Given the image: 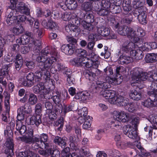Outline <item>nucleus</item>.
Returning a JSON list of instances; mask_svg holds the SVG:
<instances>
[{
    "label": "nucleus",
    "mask_w": 157,
    "mask_h": 157,
    "mask_svg": "<svg viewBox=\"0 0 157 157\" xmlns=\"http://www.w3.org/2000/svg\"><path fill=\"white\" fill-rule=\"evenodd\" d=\"M123 15L124 16L121 19V22L124 24H130L133 19L132 15V12H127V13H124L122 12Z\"/></svg>",
    "instance_id": "nucleus-30"
},
{
    "label": "nucleus",
    "mask_w": 157,
    "mask_h": 157,
    "mask_svg": "<svg viewBox=\"0 0 157 157\" xmlns=\"http://www.w3.org/2000/svg\"><path fill=\"white\" fill-rule=\"evenodd\" d=\"M132 72L133 75L136 78H138V80L142 81L147 80L149 81V78L151 75L149 73L143 72L140 68H134L132 71Z\"/></svg>",
    "instance_id": "nucleus-8"
},
{
    "label": "nucleus",
    "mask_w": 157,
    "mask_h": 157,
    "mask_svg": "<svg viewBox=\"0 0 157 157\" xmlns=\"http://www.w3.org/2000/svg\"><path fill=\"white\" fill-rule=\"evenodd\" d=\"M113 113V118L116 120L115 121H117L125 123L128 122L130 120L129 114L125 113L123 111H114Z\"/></svg>",
    "instance_id": "nucleus-9"
},
{
    "label": "nucleus",
    "mask_w": 157,
    "mask_h": 157,
    "mask_svg": "<svg viewBox=\"0 0 157 157\" xmlns=\"http://www.w3.org/2000/svg\"><path fill=\"white\" fill-rule=\"evenodd\" d=\"M16 0V5L14 9H16L17 10V12H20L21 13L27 15H30V10L27 6L24 3L21 2L19 3L17 7H16V5L17 3V1Z\"/></svg>",
    "instance_id": "nucleus-18"
},
{
    "label": "nucleus",
    "mask_w": 157,
    "mask_h": 157,
    "mask_svg": "<svg viewBox=\"0 0 157 157\" xmlns=\"http://www.w3.org/2000/svg\"><path fill=\"white\" fill-rule=\"evenodd\" d=\"M32 151L28 149L25 151L19 152L17 157H32Z\"/></svg>",
    "instance_id": "nucleus-48"
},
{
    "label": "nucleus",
    "mask_w": 157,
    "mask_h": 157,
    "mask_svg": "<svg viewBox=\"0 0 157 157\" xmlns=\"http://www.w3.org/2000/svg\"><path fill=\"white\" fill-rule=\"evenodd\" d=\"M11 37V35H6L4 37L0 36V44L2 47H3L8 40H10Z\"/></svg>",
    "instance_id": "nucleus-52"
},
{
    "label": "nucleus",
    "mask_w": 157,
    "mask_h": 157,
    "mask_svg": "<svg viewBox=\"0 0 157 157\" xmlns=\"http://www.w3.org/2000/svg\"><path fill=\"white\" fill-rule=\"evenodd\" d=\"M78 114L81 117H84V118L86 117L88 114L87 109L86 107H83L82 108L78 109Z\"/></svg>",
    "instance_id": "nucleus-54"
},
{
    "label": "nucleus",
    "mask_w": 157,
    "mask_h": 157,
    "mask_svg": "<svg viewBox=\"0 0 157 157\" xmlns=\"http://www.w3.org/2000/svg\"><path fill=\"white\" fill-rule=\"evenodd\" d=\"M23 31L24 29L23 27L21 25H19L14 27L12 30L13 33L16 35L21 34Z\"/></svg>",
    "instance_id": "nucleus-51"
},
{
    "label": "nucleus",
    "mask_w": 157,
    "mask_h": 157,
    "mask_svg": "<svg viewBox=\"0 0 157 157\" xmlns=\"http://www.w3.org/2000/svg\"><path fill=\"white\" fill-rule=\"evenodd\" d=\"M42 25L45 28L52 31L57 29L56 23L52 21H49L47 22L46 20H44L42 21Z\"/></svg>",
    "instance_id": "nucleus-27"
},
{
    "label": "nucleus",
    "mask_w": 157,
    "mask_h": 157,
    "mask_svg": "<svg viewBox=\"0 0 157 157\" xmlns=\"http://www.w3.org/2000/svg\"><path fill=\"white\" fill-rule=\"evenodd\" d=\"M75 52L78 56L80 57H82L84 58V59H86V56L87 55V51L82 48L77 49L75 51Z\"/></svg>",
    "instance_id": "nucleus-44"
},
{
    "label": "nucleus",
    "mask_w": 157,
    "mask_h": 157,
    "mask_svg": "<svg viewBox=\"0 0 157 157\" xmlns=\"http://www.w3.org/2000/svg\"><path fill=\"white\" fill-rule=\"evenodd\" d=\"M83 75L85 78L89 81H93L96 76V74L92 71L89 70H86L84 71Z\"/></svg>",
    "instance_id": "nucleus-35"
},
{
    "label": "nucleus",
    "mask_w": 157,
    "mask_h": 157,
    "mask_svg": "<svg viewBox=\"0 0 157 157\" xmlns=\"http://www.w3.org/2000/svg\"><path fill=\"white\" fill-rule=\"evenodd\" d=\"M110 25L114 29H117L120 26V24L115 18H112L110 19Z\"/></svg>",
    "instance_id": "nucleus-60"
},
{
    "label": "nucleus",
    "mask_w": 157,
    "mask_h": 157,
    "mask_svg": "<svg viewBox=\"0 0 157 157\" xmlns=\"http://www.w3.org/2000/svg\"><path fill=\"white\" fill-rule=\"evenodd\" d=\"M61 50L67 55H71L74 53L75 50V47L70 46V44H65L63 45L61 47Z\"/></svg>",
    "instance_id": "nucleus-22"
},
{
    "label": "nucleus",
    "mask_w": 157,
    "mask_h": 157,
    "mask_svg": "<svg viewBox=\"0 0 157 157\" xmlns=\"http://www.w3.org/2000/svg\"><path fill=\"white\" fill-rule=\"evenodd\" d=\"M16 129L19 132L21 135L25 134L26 132L27 129L25 125H23L21 122L16 121Z\"/></svg>",
    "instance_id": "nucleus-33"
},
{
    "label": "nucleus",
    "mask_w": 157,
    "mask_h": 157,
    "mask_svg": "<svg viewBox=\"0 0 157 157\" xmlns=\"http://www.w3.org/2000/svg\"><path fill=\"white\" fill-rule=\"evenodd\" d=\"M67 140V138L65 137H61L59 136H56L53 142L56 144L60 146L62 148H64L67 145L66 143Z\"/></svg>",
    "instance_id": "nucleus-23"
},
{
    "label": "nucleus",
    "mask_w": 157,
    "mask_h": 157,
    "mask_svg": "<svg viewBox=\"0 0 157 157\" xmlns=\"http://www.w3.org/2000/svg\"><path fill=\"white\" fill-rule=\"evenodd\" d=\"M147 10L144 11L142 10L140 13V15L139 16L137 19L139 22L142 24H144L147 23V14L146 12Z\"/></svg>",
    "instance_id": "nucleus-37"
},
{
    "label": "nucleus",
    "mask_w": 157,
    "mask_h": 157,
    "mask_svg": "<svg viewBox=\"0 0 157 157\" xmlns=\"http://www.w3.org/2000/svg\"><path fill=\"white\" fill-rule=\"evenodd\" d=\"M135 32L132 28L126 25L120 27L118 31V33L120 35L123 36L127 35L131 41L137 42L140 40V39L136 36Z\"/></svg>",
    "instance_id": "nucleus-2"
},
{
    "label": "nucleus",
    "mask_w": 157,
    "mask_h": 157,
    "mask_svg": "<svg viewBox=\"0 0 157 157\" xmlns=\"http://www.w3.org/2000/svg\"><path fill=\"white\" fill-rule=\"evenodd\" d=\"M113 104H116L117 105L122 106H126L127 104H128L129 102V99L125 97H124L121 94L119 95L118 94L115 98L113 99Z\"/></svg>",
    "instance_id": "nucleus-15"
},
{
    "label": "nucleus",
    "mask_w": 157,
    "mask_h": 157,
    "mask_svg": "<svg viewBox=\"0 0 157 157\" xmlns=\"http://www.w3.org/2000/svg\"><path fill=\"white\" fill-rule=\"evenodd\" d=\"M62 18L64 21H69L71 19L73 20V21H75L77 19L76 18H73L72 17V15L70 13H65L62 16Z\"/></svg>",
    "instance_id": "nucleus-57"
},
{
    "label": "nucleus",
    "mask_w": 157,
    "mask_h": 157,
    "mask_svg": "<svg viewBox=\"0 0 157 157\" xmlns=\"http://www.w3.org/2000/svg\"><path fill=\"white\" fill-rule=\"evenodd\" d=\"M132 59L129 56L122 54L118 59V63L121 65L126 64L131 62Z\"/></svg>",
    "instance_id": "nucleus-29"
},
{
    "label": "nucleus",
    "mask_w": 157,
    "mask_h": 157,
    "mask_svg": "<svg viewBox=\"0 0 157 157\" xmlns=\"http://www.w3.org/2000/svg\"><path fill=\"white\" fill-rule=\"evenodd\" d=\"M38 101L37 96L34 93H30L29 96L28 100V103L31 105H34Z\"/></svg>",
    "instance_id": "nucleus-38"
},
{
    "label": "nucleus",
    "mask_w": 157,
    "mask_h": 157,
    "mask_svg": "<svg viewBox=\"0 0 157 157\" xmlns=\"http://www.w3.org/2000/svg\"><path fill=\"white\" fill-rule=\"evenodd\" d=\"M63 106L62 105V103L55 104L53 109V111L59 114L63 113Z\"/></svg>",
    "instance_id": "nucleus-45"
},
{
    "label": "nucleus",
    "mask_w": 157,
    "mask_h": 157,
    "mask_svg": "<svg viewBox=\"0 0 157 157\" xmlns=\"http://www.w3.org/2000/svg\"><path fill=\"white\" fill-rule=\"evenodd\" d=\"M150 118V122L154 124V125H152L153 129L157 130V115H151Z\"/></svg>",
    "instance_id": "nucleus-55"
},
{
    "label": "nucleus",
    "mask_w": 157,
    "mask_h": 157,
    "mask_svg": "<svg viewBox=\"0 0 157 157\" xmlns=\"http://www.w3.org/2000/svg\"><path fill=\"white\" fill-rule=\"evenodd\" d=\"M26 132V135L19 137L18 139L20 140L22 142L27 144L30 143L32 141H34L33 140L35 141L39 140L37 136H34V131L33 129L28 128Z\"/></svg>",
    "instance_id": "nucleus-5"
},
{
    "label": "nucleus",
    "mask_w": 157,
    "mask_h": 157,
    "mask_svg": "<svg viewBox=\"0 0 157 157\" xmlns=\"http://www.w3.org/2000/svg\"><path fill=\"white\" fill-rule=\"evenodd\" d=\"M136 128H134L130 125H126L123 128V132L125 135L129 138L133 139H135L138 136Z\"/></svg>",
    "instance_id": "nucleus-10"
},
{
    "label": "nucleus",
    "mask_w": 157,
    "mask_h": 157,
    "mask_svg": "<svg viewBox=\"0 0 157 157\" xmlns=\"http://www.w3.org/2000/svg\"><path fill=\"white\" fill-rule=\"evenodd\" d=\"M93 91L94 93H98L101 91L102 89H106L109 88L110 86L109 83L102 81H98L96 84L92 86Z\"/></svg>",
    "instance_id": "nucleus-14"
},
{
    "label": "nucleus",
    "mask_w": 157,
    "mask_h": 157,
    "mask_svg": "<svg viewBox=\"0 0 157 157\" xmlns=\"http://www.w3.org/2000/svg\"><path fill=\"white\" fill-rule=\"evenodd\" d=\"M145 59L147 63L155 62L157 61V54H147L145 56Z\"/></svg>",
    "instance_id": "nucleus-34"
},
{
    "label": "nucleus",
    "mask_w": 157,
    "mask_h": 157,
    "mask_svg": "<svg viewBox=\"0 0 157 157\" xmlns=\"http://www.w3.org/2000/svg\"><path fill=\"white\" fill-rule=\"evenodd\" d=\"M34 47L33 48V51L35 52H39L41 49V43L40 41L38 40L34 41Z\"/></svg>",
    "instance_id": "nucleus-58"
},
{
    "label": "nucleus",
    "mask_w": 157,
    "mask_h": 157,
    "mask_svg": "<svg viewBox=\"0 0 157 157\" xmlns=\"http://www.w3.org/2000/svg\"><path fill=\"white\" fill-rule=\"evenodd\" d=\"M123 12L127 13V12H132L131 2L130 0H124L122 4Z\"/></svg>",
    "instance_id": "nucleus-31"
},
{
    "label": "nucleus",
    "mask_w": 157,
    "mask_h": 157,
    "mask_svg": "<svg viewBox=\"0 0 157 157\" xmlns=\"http://www.w3.org/2000/svg\"><path fill=\"white\" fill-rule=\"evenodd\" d=\"M42 114H34L30 118V123L32 125L35 124L38 127L42 123L41 117Z\"/></svg>",
    "instance_id": "nucleus-25"
},
{
    "label": "nucleus",
    "mask_w": 157,
    "mask_h": 157,
    "mask_svg": "<svg viewBox=\"0 0 157 157\" xmlns=\"http://www.w3.org/2000/svg\"><path fill=\"white\" fill-rule=\"evenodd\" d=\"M40 24L39 21H36L34 23V26L31 29L34 34L38 39L41 38L43 36V29L40 28Z\"/></svg>",
    "instance_id": "nucleus-19"
},
{
    "label": "nucleus",
    "mask_w": 157,
    "mask_h": 157,
    "mask_svg": "<svg viewBox=\"0 0 157 157\" xmlns=\"http://www.w3.org/2000/svg\"><path fill=\"white\" fill-rule=\"evenodd\" d=\"M41 54L44 56H47L48 57V58L54 57L55 62L56 61L57 53L55 48L47 47L41 51Z\"/></svg>",
    "instance_id": "nucleus-11"
},
{
    "label": "nucleus",
    "mask_w": 157,
    "mask_h": 157,
    "mask_svg": "<svg viewBox=\"0 0 157 157\" xmlns=\"http://www.w3.org/2000/svg\"><path fill=\"white\" fill-rule=\"evenodd\" d=\"M63 118L62 117H61L58 120L56 121L55 126L58 127L57 129L59 131H61L63 127Z\"/></svg>",
    "instance_id": "nucleus-53"
},
{
    "label": "nucleus",
    "mask_w": 157,
    "mask_h": 157,
    "mask_svg": "<svg viewBox=\"0 0 157 157\" xmlns=\"http://www.w3.org/2000/svg\"><path fill=\"white\" fill-rule=\"evenodd\" d=\"M121 68H123L122 67H117L116 69V71L113 74V71L112 68L110 66L107 67L104 69V71L102 72L105 76L109 77L110 80L112 82L111 83L117 84V83L118 79L117 77H121L120 72L122 71Z\"/></svg>",
    "instance_id": "nucleus-3"
},
{
    "label": "nucleus",
    "mask_w": 157,
    "mask_h": 157,
    "mask_svg": "<svg viewBox=\"0 0 157 157\" xmlns=\"http://www.w3.org/2000/svg\"><path fill=\"white\" fill-rule=\"evenodd\" d=\"M74 105L73 104L70 105H63V113L65 115L66 113L70 111H71L73 109Z\"/></svg>",
    "instance_id": "nucleus-56"
},
{
    "label": "nucleus",
    "mask_w": 157,
    "mask_h": 157,
    "mask_svg": "<svg viewBox=\"0 0 157 157\" xmlns=\"http://www.w3.org/2000/svg\"><path fill=\"white\" fill-rule=\"evenodd\" d=\"M130 55L132 57V59L136 60L141 59L144 57L143 52L140 49L135 50L134 49L131 51Z\"/></svg>",
    "instance_id": "nucleus-26"
},
{
    "label": "nucleus",
    "mask_w": 157,
    "mask_h": 157,
    "mask_svg": "<svg viewBox=\"0 0 157 157\" xmlns=\"http://www.w3.org/2000/svg\"><path fill=\"white\" fill-rule=\"evenodd\" d=\"M41 70V71H40L37 70L36 71L35 73V82H37L39 81L41 79V77L42 76L44 75V78L45 79L46 81L50 80V73H49V78H48L47 75L44 73V72H43V71Z\"/></svg>",
    "instance_id": "nucleus-28"
},
{
    "label": "nucleus",
    "mask_w": 157,
    "mask_h": 157,
    "mask_svg": "<svg viewBox=\"0 0 157 157\" xmlns=\"http://www.w3.org/2000/svg\"><path fill=\"white\" fill-rule=\"evenodd\" d=\"M153 101L150 98L142 102V105L147 108L153 107Z\"/></svg>",
    "instance_id": "nucleus-64"
},
{
    "label": "nucleus",
    "mask_w": 157,
    "mask_h": 157,
    "mask_svg": "<svg viewBox=\"0 0 157 157\" xmlns=\"http://www.w3.org/2000/svg\"><path fill=\"white\" fill-rule=\"evenodd\" d=\"M139 41L137 42H135L132 41L131 42L128 40H126L122 44L121 47V51L124 53H127L131 52L135 48L136 46L135 43H138Z\"/></svg>",
    "instance_id": "nucleus-12"
},
{
    "label": "nucleus",
    "mask_w": 157,
    "mask_h": 157,
    "mask_svg": "<svg viewBox=\"0 0 157 157\" xmlns=\"http://www.w3.org/2000/svg\"><path fill=\"white\" fill-rule=\"evenodd\" d=\"M50 71L53 74L55 73L57 71H64L66 67L63 63L57 62L56 63L51 66Z\"/></svg>",
    "instance_id": "nucleus-24"
},
{
    "label": "nucleus",
    "mask_w": 157,
    "mask_h": 157,
    "mask_svg": "<svg viewBox=\"0 0 157 157\" xmlns=\"http://www.w3.org/2000/svg\"><path fill=\"white\" fill-rule=\"evenodd\" d=\"M13 132L10 127L7 126L4 130V135L6 138V140L5 143V146L7 148L10 149L13 148V144L12 139Z\"/></svg>",
    "instance_id": "nucleus-7"
},
{
    "label": "nucleus",
    "mask_w": 157,
    "mask_h": 157,
    "mask_svg": "<svg viewBox=\"0 0 157 157\" xmlns=\"http://www.w3.org/2000/svg\"><path fill=\"white\" fill-rule=\"evenodd\" d=\"M110 31L109 28L105 27H101L100 30L98 29V33L99 34L103 36H106L109 34Z\"/></svg>",
    "instance_id": "nucleus-41"
},
{
    "label": "nucleus",
    "mask_w": 157,
    "mask_h": 157,
    "mask_svg": "<svg viewBox=\"0 0 157 157\" xmlns=\"http://www.w3.org/2000/svg\"><path fill=\"white\" fill-rule=\"evenodd\" d=\"M114 139L117 142V144L118 146H119L121 147L124 144V143L121 142V135L118 132H116L114 135Z\"/></svg>",
    "instance_id": "nucleus-46"
},
{
    "label": "nucleus",
    "mask_w": 157,
    "mask_h": 157,
    "mask_svg": "<svg viewBox=\"0 0 157 157\" xmlns=\"http://www.w3.org/2000/svg\"><path fill=\"white\" fill-rule=\"evenodd\" d=\"M48 57L41 54V56L37 57L36 60L39 63L38 66L40 69L43 71L48 78L49 75V70L52 65L55 62V60L54 57L51 58H48Z\"/></svg>",
    "instance_id": "nucleus-1"
},
{
    "label": "nucleus",
    "mask_w": 157,
    "mask_h": 157,
    "mask_svg": "<svg viewBox=\"0 0 157 157\" xmlns=\"http://www.w3.org/2000/svg\"><path fill=\"white\" fill-rule=\"evenodd\" d=\"M66 32L71 36H76L80 33V30L76 25L69 24L65 27Z\"/></svg>",
    "instance_id": "nucleus-13"
},
{
    "label": "nucleus",
    "mask_w": 157,
    "mask_h": 157,
    "mask_svg": "<svg viewBox=\"0 0 157 157\" xmlns=\"http://www.w3.org/2000/svg\"><path fill=\"white\" fill-rule=\"evenodd\" d=\"M101 94L103 97L106 99L109 100V101L111 103H113V99L115 98V92L113 90H106L101 92Z\"/></svg>",
    "instance_id": "nucleus-20"
},
{
    "label": "nucleus",
    "mask_w": 157,
    "mask_h": 157,
    "mask_svg": "<svg viewBox=\"0 0 157 157\" xmlns=\"http://www.w3.org/2000/svg\"><path fill=\"white\" fill-rule=\"evenodd\" d=\"M144 0H134L132 3L133 7L140 11L147 10L146 7L144 6Z\"/></svg>",
    "instance_id": "nucleus-21"
},
{
    "label": "nucleus",
    "mask_w": 157,
    "mask_h": 157,
    "mask_svg": "<svg viewBox=\"0 0 157 157\" xmlns=\"http://www.w3.org/2000/svg\"><path fill=\"white\" fill-rule=\"evenodd\" d=\"M19 111H21L24 114H30L32 111L31 107L27 105L21 107L19 109Z\"/></svg>",
    "instance_id": "nucleus-40"
},
{
    "label": "nucleus",
    "mask_w": 157,
    "mask_h": 157,
    "mask_svg": "<svg viewBox=\"0 0 157 157\" xmlns=\"http://www.w3.org/2000/svg\"><path fill=\"white\" fill-rule=\"evenodd\" d=\"M33 93L37 94L41 97L46 90V88L42 82H39L37 85L34 86L32 88Z\"/></svg>",
    "instance_id": "nucleus-16"
},
{
    "label": "nucleus",
    "mask_w": 157,
    "mask_h": 157,
    "mask_svg": "<svg viewBox=\"0 0 157 157\" xmlns=\"http://www.w3.org/2000/svg\"><path fill=\"white\" fill-rule=\"evenodd\" d=\"M66 5L68 9L75 10L78 6L77 1L75 0H67Z\"/></svg>",
    "instance_id": "nucleus-36"
},
{
    "label": "nucleus",
    "mask_w": 157,
    "mask_h": 157,
    "mask_svg": "<svg viewBox=\"0 0 157 157\" xmlns=\"http://www.w3.org/2000/svg\"><path fill=\"white\" fill-rule=\"evenodd\" d=\"M84 19L86 21L82 22V26L86 30L91 31L93 29L94 25L91 23L94 21V16L92 11H87L85 14H83Z\"/></svg>",
    "instance_id": "nucleus-4"
},
{
    "label": "nucleus",
    "mask_w": 157,
    "mask_h": 157,
    "mask_svg": "<svg viewBox=\"0 0 157 157\" xmlns=\"http://www.w3.org/2000/svg\"><path fill=\"white\" fill-rule=\"evenodd\" d=\"M39 137L40 139L41 144L43 142L45 144V146H48V143H45L47 142L49 140L48 135L47 134L43 133L41 134Z\"/></svg>",
    "instance_id": "nucleus-47"
},
{
    "label": "nucleus",
    "mask_w": 157,
    "mask_h": 157,
    "mask_svg": "<svg viewBox=\"0 0 157 157\" xmlns=\"http://www.w3.org/2000/svg\"><path fill=\"white\" fill-rule=\"evenodd\" d=\"M57 95H55L53 96L52 100L55 104L62 103L61 100L60 98V93L58 92L56 93Z\"/></svg>",
    "instance_id": "nucleus-61"
},
{
    "label": "nucleus",
    "mask_w": 157,
    "mask_h": 157,
    "mask_svg": "<svg viewBox=\"0 0 157 157\" xmlns=\"http://www.w3.org/2000/svg\"><path fill=\"white\" fill-rule=\"evenodd\" d=\"M16 10V18L17 22H24L27 19L26 17L24 15L18 14V12H17V10L16 9H15Z\"/></svg>",
    "instance_id": "nucleus-50"
},
{
    "label": "nucleus",
    "mask_w": 157,
    "mask_h": 157,
    "mask_svg": "<svg viewBox=\"0 0 157 157\" xmlns=\"http://www.w3.org/2000/svg\"><path fill=\"white\" fill-rule=\"evenodd\" d=\"M54 94L52 91H50L46 89V90L44 93L43 95H42L41 98L44 97L46 99H52Z\"/></svg>",
    "instance_id": "nucleus-59"
},
{
    "label": "nucleus",
    "mask_w": 157,
    "mask_h": 157,
    "mask_svg": "<svg viewBox=\"0 0 157 157\" xmlns=\"http://www.w3.org/2000/svg\"><path fill=\"white\" fill-rule=\"evenodd\" d=\"M4 61V63H5L2 66V68L0 69V81L2 80L3 76L8 74L10 67L13 63V60L12 59L5 58Z\"/></svg>",
    "instance_id": "nucleus-6"
},
{
    "label": "nucleus",
    "mask_w": 157,
    "mask_h": 157,
    "mask_svg": "<svg viewBox=\"0 0 157 157\" xmlns=\"http://www.w3.org/2000/svg\"><path fill=\"white\" fill-rule=\"evenodd\" d=\"M91 8V3L90 2H87L82 4L81 6V9L86 13L87 11H92L90 10Z\"/></svg>",
    "instance_id": "nucleus-49"
},
{
    "label": "nucleus",
    "mask_w": 157,
    "mask_h": 157,
    "mask_svg": "<svg viewBox=\"0 0 157 157\" xmlns=\"http://www.w3.org/2000/svg\"><path fill=\"white\" fill-rule=\"evenodd\" d=\"M109 10L110 12L113 14L120 13L121 11V7L115 4L112 5Z\"/></svg>",
    "instance_id": "nucleus-39"
},
{
    "label": "nucleus",
    "mask_w": 157,
    "mask_h": 157,
    "mask_svg": "<svg viewBox=\"0 0 157 157\" xmlns=\"http://www.w3.org/2000/svg\"><path fill=\"white\" fill-rule=\"evenodd\" d=\"M136 86L135 89H133L130 91L129 94L130 98L134 100H139L141 98V94L140 91V88L138 87V83L136 82L134 83Z\"/></svg>",
    "instance_id": "nucleus-17"
},
{
    "label": "nucleus",
    "mask_w": 157,
    "mask_h": 157,
    "mask_svg": "<svg viewBox=\"0 0 157 157\" xmlns=\"http://www.w3.org/2000/svg\"><path fill=\"white\" fill-rule=\"evenodd\" d=\"M74 36H67V40L69 44H70V46L75 47L76 45L77 44V39L73 37Z\"/></svg>",
    "instance_id": "nucleus-43"
},
{
    "label": "nucleus",
    "mask_w": 157,
    "mask_h": 157,
    "mask_svg": "<svg viewBox=\"0 0 157 157\" xmlns=\"http://www.w3.org/2000/svg\"><path fill=\"white\" fill-rule=\"evenodd\" d=\"M80 151L82 154L86 157L90 156L91 155L89 148L86 146H83L81 149Z\"/></svg>",
    "instance_id": "nucleus-62"
},
{
    "label": "nucleus",
    "mask_w": 157,
    "mask_h": 157,
    "mask_svg": "<svg viewBox=\"0 0 157 157\" xmlns=\"http://www.w3.org/2000/svg\"><path fill=\"white\" fill-rule=\"evenodd\" d=\"M42 110V105L41 103H37L35 105V114H42L41 112Z\"/></svg>",
    "instance_id": "nucleus-63"
},
{
    "label": "nucleus",
    "mask_w": 157,
    "mask_h": 157,
    "mask_svg": "<svg viewBox=\"0 0 157 157\" xmlns=\"http://www.w3.org/2000/svg\"><path fill=\"white\" fill-rule=\"evenodd\" d=\"M92 118L89 116H88L85 118H84V123L82 125V128L84 129H87L90 127L91 123L90 121Z\"/></svg>",
    "instance_id": "nucleus-42"
},
{
    "label": "nucleus",
    "mask_w": 157,
    "mask_h": 157,
    "mask_svg": "<svg viewBox=\"0 0 157 157\" xmlns=\"http://www.w3.org/2000/svg\"><path fill=\"white\" fill-rule=\"evenodd\" d=\"M85 61L84 57H79L74 58L70 61V63L71 64L77 67H82L83 63Z\"/></svg>",
    "instance_id": "nucleus-32"
}]
</instances>
